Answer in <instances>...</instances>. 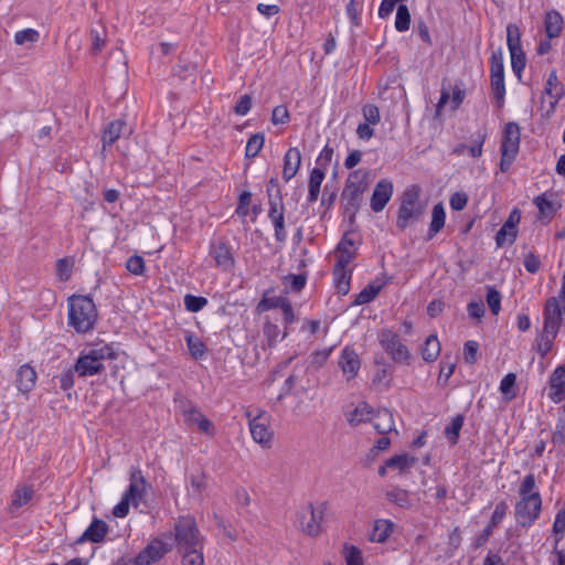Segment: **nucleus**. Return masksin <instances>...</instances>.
Returning a JSON list of instances; mask_svg holds the SVG:
<instances>
[{"mask_svg":"<svg viewBox=\"0 0 565 565\" xmlns=\"http://www.w3.org/2000/svg\"><path fill=\"white\" fill-rule=\"evenodd\" d=\"M557 297H550L543 310V330L537 339V352L544 358L553 348V342L562 324V307Z\"/></svg>","mask_w":565,"mask_h":565,"instance_id":"1","label":"nucleus"},{"mask_svg":"<svg viewBox=\"0 0 565 565\" xmlns=\"http://www.w3.org/2000/svg\"><path fill=\"white\" fill-rule=\"evenodd\" d=\"M97 308L89 296L74 295L68 299V326L77 333H86L94 328Z\"/></svg>","mask_w":565,"mask_h":565,"instance_id":"2","label":"nucleus"},{"mask_svg":"<svg viewBox=\"0 0 565 565\" xmlns=\"http://www.w3.org/2000/svg\"><path fill=\"white\" fill-rule=\"evenodd\" d=\"M117 353L109 344L96 345L87 351H82L74 370L79 377H87L102 374L105 370V362L115 360Z\"/></svg>","mask_w":565,"mask_h":565,"instance_id":"3","label":"nucleus"},{"mask_svg":"<svg viewBox=\"0 0 565 565\" xmlns=\"http://www.w3.org/2000/svg\"><path fill=\"white\" fill-rule=\"evenodd\" d=\"M369 184L370 172L366 170L358 169L348 175L341 193V200L344 212L351 217H354L359 211L363 202V194L367 190Z\"/></svg>","mask_w":565,"mask_h":565,"instance_id":"4","label":"nucleus"},{"mask_svg":"<svg viewBox=\"0 0 565 565\" xmlns=\"http://www.w3.org/2000/svg\"><path fill=\"white\" fill-rule=\"evenodd\" d=\"M424 214V206L419 202V189H407L401 199V205L396 217V227L404 231L409 225L418 222Z\"/></svg>","mask_w":565,"mask_h":565,"instance_id":"5","label":"nucleus"},{"mask_svg":"<svg viewBox=\"0 0 565 565\" xmlns=\"http://www.w3.org/2000/svg\"><path fill=\"white\" fill-rule=\"evenodd\" d=\"M174 530L177 546L180 553L198 547H203V542L194 519L190 516L180 518L175 522Z\"/></svg>","mask_w":565,"mask_h":565,"instance_id":"6","label":"nucleus"},{"mask_svg":"<svg viewBox=\"0 0 565 565\" xmlns=\"http://www.w3.org/2000/svg\"><path fill=\"white\" fill-rule=\"evenodd\" d=\"M327 510V502H321L317 507L309 503L306 511H299L297 513L300 530L308 536H319L322 533V522Z\"/></svg>","mask_w":565,"mask_h":565,"instance_id":"7","label":"nucleus"},{"mask_svg":"<svg viewBox=\"0 0 565 565\" xmlns=\"http://www.w3.org/2000/svg\"><path fill=\"white\" fill-rule=\"evenodd\" d=\"M379 341L383 350L396 363L411 364L412 354L408 348L402 343L397 333L390 329L381 330Z\"/></svg>","mask_w":565,"mask_h":565,"instance_id":"8","label":"nucleus"},{"mask_svg":"<svg viewBox=\"0 0 565 565\" xmlns=\"http://www.w3.org/2000/svg\"><path fill=\"white\" fill-rule=\"evenodd\" d=\"M490 81L495 104L501 108L504 104L505 95L503 53L501 49L493 51L491 54Z\"/></svg>","mask_w":565,"mask_h":565,"instance_id":"9","label":"nucleus"},{"mask_svg":"<svg viewBox=\"0 0 565 565\" xmlns=\"http://www.w3.org/2000/svg\"><path fill=\"white\" fill-rule=\"evenodd\" d=\"M542 510L541 495L520 499L514 507L516 523L522 527L531 526L540 516Z\"/></svg>","mask_w":565,"mask_h":565,"instance_id":"10","label":"nucleus"},{"mask_svg":"<svg viewBox=\"0 0 565 565\" xmlns=\"http://www.w3.org/2000/svg\"><path fill=\"white\" fill-rule=\"evenodd\" d=\"M170 551L167 543L159 539H154L138 553L135 557L136 565H151L159 562Z\"/></svg>","mask_w":565,"mask_h":565,"instance_id":"11","label":"nucleus"},{"mask_svg":"<svg viewBox=\"0 0 565 565\" xmlns=\"http://www.w3.org/2000/svg\"><path fill=\"white\" fill-rule=\"evenodd\" d=\"M359 244L360 241L355 233H344L334 252L337 256L335 263L350 265V263L356 257Z\"/></svg>","mask_w":565,"mask_h":565,"instance_id":"12","label":"nucleus"},{"mask_svg":"<svg viewBox=\"0 0 565 565\" xmlns=\"http://www.w3.org/2000/svg\"><path fill=\"white\" fill-rule=\"evenodd\" d=\"M210 255L215 260L216 266L224 271H230L235 265L231 247L225 242L211 243Z\"/></svg>","mask_w":565,"mask_h":565,"instance_id":"13","label":"nucleus"},{"mask_svg":"<svg viewBox=\"0 0 565 565\" xmlns=\"http://www.w3.org/2000/svg\"><path fill=\"white\" fill-rule=\"evenodd\" d=\"M393 194V183L387 179H382L379 181L374 188L372 198H371V209L374 212H381L388 203L391 196Z\"/></svg>","mask_w":565,"mask_h":565,"instance_id":"14","label":"nucleus"},{"mask_svg":"<svg viewBox=\"0 0 565 565\" xmlns=\"http://www.w3.org/2000/svg\"><path fill=\"white\" fill-rule=\"evenodd\" d=\"M520 126L514 122H508L504 126L501 146H500V152H508L518 154L519 148H520Z\"/></svg>","mask_w":565,"mask_h":565,"instance_id":"15","label":"nucleus"},{"mask_svg":"<svg viewBox=\"0 0 565 565\" xmlns=\"http://www.w3.org/2000/svg\"><path fill=\"white\" fill-rule=\"evenodd\" d=\"M339 366L347 376V380L354 379L361 366L358 353L352 348L345 347L340 355Z\"/></svg>","mask_w":565,"mask_h":565,"instance_id":"16","label":"nucleus"},{"mask_svg":"<svg viewBox=\"0 0 565 565\" xmlns=\"http://www.w3.org/2000/svg\"><path fill=\"white\" fill-rule=\"evenodd\" d=\"M108 531L109 527L105 521L98 518H94L89 526L82 534V536L77 539L76 543L81 544L87 541L92 543H100L105 540Z\"/></svg>","mask_w":565,"mask_h":565,"instance_id":"17","label":"nucleus"},{"mask_svg":"<svg viewBox=\"0 0 565 565\" xmlns=\"http://www.w3.org/2000/svg\"><path fill=\"white\" fill-rule=\"evenodd\" d=\"M35 490L33 484H23L21 487H17L11 495L9 513L11 515H15L22 507L31 502Z\"/></svg>","mask_w":565,"mask_h":565,"instance_id":"18","label":"nucleus"},{"mask_svg":"<svg viewBox=\"0 0 565 565\" xmlns=\"http://www.w3.org/2000/svg\"><path fill=\"white\" fill-rule=\"evenodd\" d=\"M184 420L189 425H196L199 430L206 434L207 436L215 435L214 424L207 419L196 407L191 406L189 409H184Z\"/></svg>","mask_w":565,"mask_h":565,"instance_id":"19","label":"nucleus"},{"mask_svg":"<svg viewBox=\"0 0 565 565\" xmlns=\"http://www.w3.org/2000/svg\"><path fill=\"white\" fill-rule=\"evenodd\" d=\"M145 489L146 479L141 470L139 468H132L130 471V484L124 495L131 500V504L137 507Z\"/></svg>","mask_w":565,"mask_h":565,"instance_id":"20","label":"nucleus"},{"mask_svg":"<svg viewBox=\"0 0 565 565\" xmlns=\"http://www.w3.org/2000/svg\"><path fill=\"white\" fill-rule=\"evenodd\" d=\"M550 398L559 403L565 397V366H557L550 377Z\"/></svg>","mask_w":565,"mask_h":565,"instance_id":"21","label":"nucleus"},{"mask_svg":"<svg viewBox=\"0 0 565 565\" xmlns=\"http://www.w3.org/2000/svg\"><path fill=\"white\" fill-rule=\"evenodd\" d=\"M36 372L30 364H23L17 372V387L22 394L30 393L36 383Z\"/></svg>","mask_w":565,"mask_h":565,"instance_id":"22","label":"nucleus"},{"mask_svg":"<svg viewBox=\"0 0 565 565\" xmlns=\"http://www.w3.org/2000/svg\"><path fill=\"white\" fill-rule=\"evenodd\" d=\"M301 164V153L298 148H289L284 156L282 178L290 181L298 172Z\"/></svg>","mask_w":565,"mask_h":565,"instance_id":"23","label":"nucleus"},{"mask_svg":"<svg viewBox=\"0 0 565 565\" xmlns=\"http://www.w3.org/2000/svg\"><path fill=\"white\" fill-rule=\"evenodd\" d=\"M371 415L372 418L370 419L379 434L386 435L394 430V419L391 411L387 408H381L376 412L373 411Z\"/></svg>","mask_w":565,"mask_h":565,"instance_id":"24","label":"nucleus"},{"mask_svg":"<svg viewBox=\"0 0 565 565\" xmlns=\"http://www.w3.org/2000/svg\"><path fill=\"white\" fill-rule=\"evenodd\" d=\"M349 264H340L335 263L333 267V276L335 280V286L338 292L341 295H347L350 290V280L352 276V270L348 269Z\"/></svg>","mask_w":565,"mask_h":565,"instance_id":"25","label":"nucleus"},{"mask_svg":"<svg viewBox=\"0 0 565 565\" xmlns=\"http://www.w3.org/2000/svg\"><path fill=\"white\" fill-rule=\"evenodd\" d=\"M126 127L127 124L122 119H116L110 121L103 131V149L116 142L124 134Z\"/></svg>","mask_w":565,"mask_h":565,"instance_id":"26","label":"nucleus"},{"mask_svg":"<svg viewBox=\"0 0 565 565\" xmlns=\"http://www.w3.org/2000/svg\"><path fill=\"white\" fill-rule=\"evenodd\" d=\"M394 523L390 520L379 519L374 522L373 529L370 533V541L376 543H384L393 532Z\"/></svg>","mask_w":565,"mask_h":565,"instance_id":"27","label":"nucleus"},{"mask_svg":"<svg viewBox=\"0 0 565 565\" xmlns=\"http://www.w3.org/2000/svg\"><path fill=\"white\" fill-rule=\"evenodd\" d=\"M249 429L252 437L256 443L267 445L271 440L273 434L268 426L262 422L260 417L249 420Z\"/></svg>","mask_w":565,"mask_h":565,"instance_id":"28","label":"nucleus"},{"mask_svg":"<svg viewBox=\"0 0 565 565\" xmlns=\"http://www.w3.org/2000/svg\"><path fill=\"white\" fill-rule=\"evenodd\" d=\"M563 17L556 10H551L546 12L544 19L545 32L548 39H554L559 36L563 30Z\"/></svg>","mask_w":565,"mask_h":565,"instance_id":"29","label":"nucleus"},{"mask_svg":"<svg viewBox=\"0 0 565 565\" xmlns=\"http://www.w3.org/2000/svg\"><path fill=\"white\" fill-rule=\"evenodd\" d=\"M324 179V171L320 168H313L309 175L308 183V196L307 201L309 203H315L318 200L321 183Z\"/></svg>","mask_w":565,"mask_h":565,"instance_id":"30","label":"nucleus"},{"mask_svg":"<svg viewBox=\"0 0 565 565\" xmlns=\"http://www.w3.org/2000/svg\"><path fill=\"white\" fill-rule=\"evenodd\" d=\"M385 499L402 509H409L412 507L409 491L398 487L387 490Z\"/></svg>","mask_w":565,"mask_h":565,"instance_id":"31","label":"nucleus"},{"mask_svg":"<svg viewBox=\"0 0 565 565\" xmlns=\"http://www.w3.org/2000/svg\"><path fill=\"white\" fill-rule=\"evenodd\" d=\"M440 353V343L436 334H430L420 347V354L424 361L434 362Z\"/></svg>","mask_w":565,"mask_h":565,"instance_id":"32","label":"nucleus"},{"mask_svg":"<svg viewBox=\"0 0 565 565\" xmlns=\"http://www.w3.org/2000/svg\"><path fill=\"white\" fill-rule=\"evenodd\" d=\"M544 92L554 99L551 102L552 107H554L555 104L565 95V87L559 84L555 71L548 75Z\"/></svg>","mask_w":565,"mask_h":565,"instance_id":"33","label":"nucleus"},{"mask_svg":"<svg viewBox=\"0 0 565 565\" xmlns=\"http://www.w3.org/2000/svg\"><path fill=\"white\" fill-rule=\"evenodd\" d=\"M533 203L539 209L537 220L550 222L554 214L555 207L553 203L545 198L544 194L536 196Z\"/></svg>","mask_w":565,"mask_h":565,"instance_id":"34","label":"nucleus"},{"mask_svg":"<svg viewBox=\"0 0 565 565\" xmlns=\"http://www.w3.org/2000/svg\"><path fill=\"white\" fill-rule=\"evenodd\" d=\"M446 213L441 203L433 207L431 222L428 231V237H434L445 226Z\"/></svg>","mask_w":565,"mask_h":565,"instance_id":"35","label":"nucleus"},{"mask_svg":"<svg viewBox=\"0 0 565 565\" xmlns=\"http://www.w3.org/2000/svg\"><path fill=\"white\" fill-rule=\"evenodd\" d=\"M373 409L365 403L359 404L353 411L347 413V420L352 426H356L362 422H366Z\"/></svg>","mask_w":565,"mask_h":565,"instance_id":"36","label":"nucleus"},{"mask_svg":"<svg viewBox=\"0 0 565 565\" xmlns=\"http://www.w3.org/2000/svg\"><path fill=\"white\" fill-rule=\"evenodd\" d=\"M185 342L189 352L194 360H200L205 355L206 345L199 337L194 335L191 332H186Z\"/></svg>","mask_w":565,"mask_h":565,"instance_id":"37","label":"nucleus"},{"mask_svg":"<svg viewBox=\"0 0 565 565\" xmlns=\"http://www.w3.org/2000/svg\"><path fill=\"white\" fill-rule=\"evenodd\" d=\"M465 417L461 414H458L455 416L450 424L446 426L445 428V437L449 441L450 445H456L459 440L460 430L463 426Z\"/></svg>","mask_w":565,"mask_h":565,"instance_id":"38","label":"nucleus"},{"mask_svg":"<svg viewBox=\"0 0 565 565\" xmlns=\"http://www.w3.org/2000/svg\"><path fill=\"white\" fill-rule=\"evenodd\" d=\"M416 458L407 454L396 455L386 460V467L399 471H405L415 465Z\"/></svg>","mask_w":565,"mask_h":565,"instance_id":"39","label":"nucleus"},{"mask_svg":"<svg viewBox=\"0 0 565 565\" xmlns=\"http://www.w3.org/2000/svg\"><path fill=\"white\" fill-rule=\"evenodd\" d=\"M500 392L507 401H511L516 397V375L514 373H508L501 380Z\"/></svg>","mask_w":565,"mask_h":565,"instance_id":"40","label":"nucleus"},{"mask_svg":"<svg viewBox=\"0 0 565 565\" xmlns=\"http://www.w3.org/2000/svg\"><path fill=\"white\" fill-rule=\"evenodd\" d=\"M518 492L520 499L529 498L531 495H541L536 488V480L533 473H529L523 478Z\"/></svg>","mask_w":565,"mask_h":565,"instance_id":"41","label":"nucleus"},{"mask_svg":"<svg viewBox=\"0 0 565 565\" xmlns=\"http://www.w3.org/2000/svg\"><path fill=\"white\" fill-rule=\"evenodd\" d=\"M265 136L262 132H257L252 135V137L247 140L245 148V157L248 159L255 158L262 148L264 147Z\"/></svg>","mask_w":565,"mask_h":565,"instance_id":"42","label":"nucleus"},{"mask_svg":"<svg viewBox=\"0 0 565 565\" xmlns=\"http://www.w3.org/2000/svg\"><path fill=\"white\" fill-rule=\"evenodd\" d=\"M411 13L405 4H399L396 11L395 29L398 32H405L409 29Z\"/></svg>","mask_w":565,"mask_h":565,"instance_id":"43","label":"nucleus"},{"mask_svg":"<svg viewBox=\"0 0 565 565\" xmlns=\"http://www.w3.org/2000/svg\"><path fill=\"white\" fill-rule=\"evenodd\" d=\"M507 44L509 51L520 50L521 45V33L516 24L510 23L507 26Z\"/></svg>","mask_w":565,"mask_h":565,"instance_id":"44","label":"nucleus"},{"mask_svg":"<svg viewBox=\"0 0 565 565\" xmlns=\"http://www.w3.org/2000/svg\"><path fill=\"white\" fill-rule=\"evenodd\" d=\"M511 56V67L513 73L520 78L525 67L526 57L523 49L509 51Z\"/></svg>","mask_w":565,"mask_h":565,"instance_id":"45","label":"nucleus"},{"mask_svg":"<svg viewBox=\"0 0 565 565\" xmlns=\"http://www.w3.org/2000/svg\"><path fill=\"white\" fill-rule=\"evenodd\" d=\"M381 286H375L373 284L367 285L363 288L354 300V305H365L372 301L376 295L380 292Z\"/></svg>","mask_w":565,"mask_h":565,"instance_id":"46","label":"nucleus"},{"mask_svg":"<svg viewBox=\"0 0 565 565\" xmlns=\"http://www.w3.org/2000/svg\"><path fill=\"white\" fill-rule=\"evenodd\" d=\"M518 236V230H509L503 224L501 228L495 234V243L498 247L503 246L504 244H513Z\"/></svg>","mask_w":565,"mask_h":565,"instance_id":"47","label":"nucleus"},{"mask_svg":"<svg viewBox=\"0 0 565 565\" xmlns=\"http://www.w3.org/2000/svg\"><path fill=\"white\" fill-rule=\"evenodd\" d=\"M487 303L492 315L497 316L500 312L501 295L494 287H487Z\"/></svg>","mask_w":565,"mask_h":565,"instance_id":"48","label":"nucleus"},{"mask_svg":"<svg viewBox=\"0 0 565 565\" xmlns=\"http://www.w3.org/2000/svg\"><path fill=\"white\" fill-rule=\"evenodd\" d=\"M183 565H204L202 547L181 552Z\"/></svg>","mask_w":565,"mask_h":565,"instance_id":"49","label":"nucleus"},{"mask_svg":"<svg viewBox=\"0 0 565 565\" xmlns=\"http://www.w3.org/2000/svg\"><path fill=\"white\" fill-rule=\"evenodd\" d=\"M207 305V299L201 296H194L191 294L185 295L184 306L190 312H199Z\"/></svg>","mask_w":565,"mask_h":565,"instance_id":"50","label":"nucleus"},{"mask_svg":"<svg viewBox=\"0 0 565 565\" xmlns=\"http://www.w3.org/2000/svg\"><path fill=\"white\" fill-rule=\"evenodd\" d=\"M363 9V0H350L347 6V13L351 20V23L355 26L361 24L360 13Z\"/></svg>","mask_w":565,"mask_h":565,"instance_id":"51","label":"nucleus"},{"mask_svg":"<svg viewBox=\"0 0 565 565\" xmlns=\"http://www.w3.org/2000/svg\"><path fill=\"white\" fill-rule=\"evenodd\" d=\"M90 38H92L90 52L93 55H97L103 50V47L105 46V42H106L104 29H92Z\"/></svg>","mask_w":565,"mask_h":565,"instance_id":"52","label":"nucleus"},{"mask_svg":"<svg viewBox=\"0 0 565 565\" xmlns=\"http://www.w3.org/2000/svg\"><path fill=\"white\" fill-rule=\"evenodd\" d=\"M76 374L74 366L65 370L53 380H57L58 386L62 391H70L74 386V375Z\"/></svg>","mask_w":565,"mask_h":565,"instance_id":"53","label":"nucleus"},{"mask_svg":"<svg viewBox=\"0 0 565 565\" xmlns=\"http://www.w3.org/2000/svg\"><path fill=\"white\" fill-rule=\"evenodd\" d=\"M40 39V34L34 29H24L19 31L14 35V41L19 45H23L25 43H35Z\"/></svg>","mask_w":565,"mask_h":565,"instance_id":"54","label":"nucleus"},{"mask_svg":"<svg viewBox=\"0 0 565 565\" xmlns=\"http://www.w3.org/2000/svg\"><path fill=\"white\" fill-rule=\"evenodd\" d=\"M126 268L132 275L140 276L145 273V260L141 256L132 255L127 259Z\"/></svg>","mask_w":565,"mask_h":565,"instance_id":"55","label":"nucleus"},{"mask_svg":"<svg viewBox=\"0 0 565 565\" xmlns=\"http://www.w3.org/2000/svg\"><path fill=\"white\" fill-rule=\"evenodd\" d=\"M466 97L465 85L461 81L457 82L452 87L451 109L456 110L460 107Z\"/></svg>","mask_w":565,"mask_h":565,"instance_id":"56","label":"nucleus"},{"mask_svg":"<svg viewBox=\"0 0 565 565\" xmlns=\"http://www.w3.org/2000/svg\"><path fill=\"white\" fill-rule=\"evenodd\" d=\"M280 334V329L277 324L267 321L264 326V335L266 337L267 343L269 348L276 345L278 337Z\"/></svg>","mask_w":565,"mask_h":565,"instance_id":"57","label":"nucleus"},{"mask_svg":"<svg viewBox=\"0 0 565 565\" xmlns=\"http://www.w3.org/2000/svg\"><path fill=\"white\" fill-rule=\"evenodd\" d=\"M362 115L366 122L376 125L381 120L379 107L374 104H365L362 108Z\"/></svg>","mask_w":565,"mask_h":565,"instance_id":"58","label":"nucleus"},{"mask_svg":"<svg viewBox=\"0 0 565 565\" xmlns=\"http://www.w3.org/2000/svg\"><path fill=\"white\" fill-rule=\"evenodd\" d=\"M268 217L270 221L285 216V205L282 199L275 198L273 201H268Z\"/></svg>","mask_w":565,"mask_h":565,"instance_id":"59","label":"nucleus"},{"mask_svg":"<svg viewBox=\"0 0 565 565\" xmlns=\"http://www.w3.org/2000/svg\"><path fill=\"white\" fill-rule=\"evenodd\" d=\"M479 343L477 341H467L463 347V359L466 363L473 364L477 362Z\"/></svg>","mask_w":565,"mask_h":565,"instance_id":"60","label":"nucleus"},{"mask_svg":"<svg viewBox=\"0 0 565 565\" xmlns=\"http://www.w3.org/2000/svg\"><path fill=\"white\" fill-rule=\"evenodd\" d=\"M290 119L288 108L285 105H278L273 109L271 122L274 125L287 124Z\"/></svg>","mask_w":565,"mask_h":565,"instance_id":"61","label":"nucleus"},{"mask_svg":"<svg viewBox=\"0 0 565 565\" xmlns=\"http://www.w3.org/2000/svg\"><path fill=\"white\" fill-rule=\"evenodd\" d=\"M507 511H508V504L504 501L499 502L495 505L494 511L489 521L491 526L497 527L502 522V520L505 518Z\"/></svg>","mask_w":565,"mask_h":565,"instance_id":"62","label":"nucleus"},{"mask_svg":"<svg viewBox=\"0 0 565 565\" xmlns=\"http://www.w3.org/2000/svg\"><path fill=\"white\" fill-rule=\"evenodd\" d=\"M250 200H252V193L248 192V191H244L243 193H241L239 198H238V205L236 207V214L242 216V217H246L248 215V206L250 204Z\"/></svg>","mask_w":565,"mask_h":565,"instance_id":"63","label":"nucleus"},{"mask_svg":"<svg viewBox=\"0 0 565 565\" xmlns=\"http://www.w3.org/2000/svg\"><path fill=\"white\" fill-rule=\"evenodd\" d=\"M348 554L345 556L347 565H363L361 551L356 546H347Z\"/></svg>","mask_w":565,"mask_h":565,"instance_id":"64","label":"nucleus"}]
</instances>
